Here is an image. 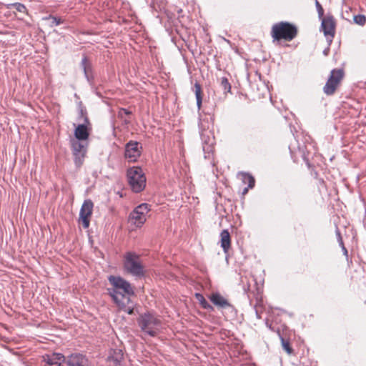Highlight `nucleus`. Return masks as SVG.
I'll return each instance as SVG.
<instances>
[{
	"instance_id": "1",
	"label": "nucleus",
	"mask_w": 366,
	"mask_h": 366,
	"mask_svg": "<svg viewBox=\"0 0 366 366\" xmlns=\"http://www.w3.org/2000/svg\"><path fill=\"white\" fill-rule=\"evenodd\" d=\"M108 280L112 287L108 288L107 291L114 303L121 310L132 315L135 305L130 299L134 295L131 284L119 276L110 275Z\"/></svg>"
},
{
	"instance_id": "2",
	"label": "nucleus",
	"mask_w": 366,
	"mask_h": 366,
	"mask_svg": "<svg viewBox=\"0 0 366 366\" xmlns=\"http://www.w3.org/2000/svg\"><path fill=\"white\" fill-rule=\"evenodd\" d=\"M137 323L141 331L149 337L157 336L162 330L160 318L150 312L141 314L137 318Z\"/></svg>"
},
{
	"instance_id": "3",
	"label": "nucleus",
	"mask_w": 366,
	"mask_h": 366,
	"mask_svg": "<svg viewBox=\"0 0 366 366\" xmlns=\"http://www.w3.org/2000/svg\"><path fill=\"white\" fill-rule=\"evenodd\" d=\"M297 34V28L287 21H280L274 24L271 29V36L273 41L284 39L290 41L294 39Z\"/></svg>"
},
{
	"instance_id": "4",
	"label": "nucleus",
	"mask_w": 366,
	"mask_h": 366,
	"mask_svg": "<svg viewBox=\"0 0 366 366\" xmlns=\"http://www.w3.org/2000/svg\"><path fill=\"white\" fill-rule=\"evenodd\" d=\"M128 184L135 193L143 191L146 187V177L140 167H132L127 170Z\"/></svg>"
},
{
	"instance_id": "5",
	"label": "nucleus",
	"mask_w": 366,
	"mask_h": 366,
	"mask_svg": "<svg viewBox=\"0 0 366 366\" xmlns=\"http://www.w3.org/2000/svg\"><path fill=\"white\" fill-rule=\"evenodd\" d=\"M124 267L133 276L141 277L144 275V267L140 262L139 256L134 252H129L125 254Z\"/></svg>"
},
{
	"instance_id": "6",
	"label": "nucleus",
	"mask_w": 366,
	"mask_h": 366,
	"mask_svg": "<svg viewBox=\"0 0 366 366\" xmlns=\"http://www.w3.org/2000/svg\"><path fill=\"white\" fill-rule=\"evenodd\" d=\"M150 211V205L142 203L137 206L130 213L129 219L137 227H141L147 220V215Z\"/></svg>"
},
{
	"instance_id": "7",
	"label": "nucleus",
	"mask_w": 366,
	"mask_h": 366,
	"mask_svg": "<svg viewBox=\"0 0 366 366\" xmlns=\"http://www.w3.org/2000/svg\"><path fill=\"white\" fill-rule=\"evenodd\" d=\"M343 76L344 72L342 69H332L330 77L323 87L324 93L327 96L332 95L340 84Z\"/></svg>"
},
{
	"instance_id": "8",
	"label": "nucleus",
	"mask_w": 366,
	"mask_h": 366,
	"mask_svg": "<svg viewBox=\"0 0 366 366\" xmlns=\"http://www.w3.org/2000/svg\"><path fill=\"white\" fill-rule=\"evenodd\" d=\"M71 145L74 162L76 167H80L83 162L87 150V143H83L78 139H71Z\"/></svg>"
},
{
	"instance_id": "9",
	"label": "nucleus",
	"mask_w": 366,
	"mask_h": 366,
	"mask_svg": "<svg viewBox=\"0 0 366 366\" xmlns=\"http://www.w3.org/2000/svg\"><path fill=\"white\" fill-rule=\"evenodd\" d=\"M142 147L137 141H129L125 145L124 157L130 162H135L142 154Z\"/></svg>"
},
{
	"instance_id": "10",
	"label": "nucleus",
	"mask_w": 366,
	"mask_h": 366,
	"mask_svg": "<svg viewBox=\"0 0 366 366\" xmlns=\"http://www.w3.org/2000/svg\"><path fill=\"white\" fill-rule=\"evenodd\" d=\"M322 20L320 30L323 32L327 39L331 42L335 34V20L331 15L320 19Z\"/></svg>"
},
{
	"instance_id": "11",
	"label": "nucleus",
	"mask_w": 366,
	"mask_h": 366,
	"mask_svg": "<svg viewBox=\"0 0 366 366\" xmlns=\"http://www.w3.org/2000/svg\"><path fill=\"white\" fill-rule=\"evenodd\" d=\"M94 204L89 199H85L79 212V221L82 222L84 229L89 227L90 217L92 214Z\"/></svg>"
},
{
	"instance_id": "12",
	"label": "nucleus",
	"mask_w": 366,
	"mask_h": 366,
	"mask_svg": "<svg viewBox=\"0 0 366 366\" xmlns=\"http://www.w3.org/2000/svg\"><path fill=\"white\" fill-rule=\"evenodd\" d=\"M68 366H94L87 357L81 353H73L66 358Z\"/></svg>"
},
{
	"instance_id": "13",
	"label": "nucleus",
	"mask_w": 366,
	"mask_h": 366,
	"mask_svg": "<svg viewBox=\"0 0 366 366\" xmlns=\"http://www.w3.org/2000/svg\"><path fill=\"white\" fill-rule=\"evenodd\" d=\"M199 129L200 131V135H201L202 139L203 141V151L204 152L205 154H209L211 152H212V151H213V143L209 142L210 139H209V141L207 142L205 139V137L204 134V131L209 129V121L208 118L199 119ZM208 139H209V138L208 137Z\"/></svg>"
},
{
	"instance_id": "14",
	"label": "nucleus",
	"mask_w": 366,
	"mask_h": 366,
	"mask_svg": "<svg viewBox=\"0 0 366 366\" xmlns=\"http://www.w3.org/2000/svg\"><path fill=\"white\" fill-rule=\"evenodd\" d=\"M90 125L89 119L86 117L84 118V124H79L74 130V137L76 139L79 141H86L89 139L90 134V128L88 127Z\"/></svg>"
},
{
	"instance_id": "15",
	"label": "nucleus",
	"mask_w": 366,
	"mask_h": 366,
	"mask_svg": "<svg viewBox=\"0 0 366 366\" xmlns=\"http://www.w3.org/2000/svg\"><path fill=\"white\" fill-rule=\"evenodd\" d=\"M43 360L49 366H60L61 362H66L64 355L59 352H53L51 354H46L43 357Z\"/></svg>"
},
{
	"instance_id": "16",
	"label": "nucleus",
	"mask_w": 366,
	"mask_h": 366,
	"mask_svg": "<svg viewBox=\"0 0 366 366\" xmlns=\"http://www.w3.org/2000/svg\"><path fill=\"white\" fill-rule=\"evenodd\" d=\"M208 297L209 300L219 308H233V306L228 302V300L219 292L212 293Z\"/></svg>"
},
{
	"instance_id": "17",
	"label": "nucleus",
	"mask_w": 366,
	"mask_h": 366,
	"mask_svg": "<svg viewBox=\"0 0 366 366\" xmlns=\"http://www.w3.org/2000/svg\"><path fill=\"white\" fill-rule=\"evenodd\" d=\"M220 243L225 254L228 253L231 246V237L227 229H223L220 233Z\"/></svg>"
},
{
	"instance_id": "18",
	"label": "nucleus",
	"mask_w": 366,
	"mask_h": 366,
	"mask_svg": "<svg viewBox=\"0 0 366 366\" xmlns=\"http://www.w3.org/2000/svg\"><path fill=\"white\" fill-rule=\"evenodd\" d=\"M123 352L120 349L112 350L108 356V360L113 362L114 365H119L123 360Z\"/></svg>"
},
{
	"instance_id": "19",
	"label": "nucleus",
	"mask_w": 366,
	"mask_h": 366,
	"mask_svg": "<svg viewBox=\"0 0 366 366\" xmlns=\"http://www.w3.org/2000/svg\"><path fill=\"white\" fill-rule=\"evenodd\" d=\"M81 66L83 69L84 76L86 79L89 81L92 78V64L88 60L86 56H84L81 61Z\"/></svg>"
},
{
	"instance_id": "20",
	"label": "nucleus",
	"mask_w": 366,
	"mask_h": 366,
	"mask_svg": "<svg viewBox=\"0 0 366 366\" xmlns=\"http://www.w3.org/2000/svg\"><path fill=\"white\" fill-rule=\"evenodd\" d=\"M237 177L241 179L243 184H247L248 188H253L255 184L254 178L249 173L240 172Z\"/></svg>"
},
{
	"instance_id": "21",
	"label": "nucleus",
	"mask_w": 366,
	"mask_h": 366,
	"mask_svg": "<svg viewBox=\"0 0 366 366\" xmlns=\"http://www.w3.org/2000/svg\"><path fill=\"white\" fill-rule=\"evenodd\" d=\"M193 91L195 94L196 100H197V107L198 109H201L202 104V87L199 83L195 82L194 85Z\"/></svg>"
},
{
	"instance_id": "22",
	"label": "nucleus",
	"mask_w": 366,
	"mask_h": 366,
	"mask_svg": "<svg viewBox=\"0 0 366 366\" xmlns=\"http://www.w3.org/2000/svg\"><path fill=\"white\" fill-rule=\"evenodd\" d=\"M195 297L203 309L207 310L209 311L214 310V307L205 300L202 294L196 293Z\"/></svg>"
},
{
	"instance_id": "23",
	"label": "nucleus",
	"mask_w": 366,
	"mask_h": 366,
	"mask_svg": "<svg viewBox=\"0 0 366 366\" xmlns=\"http://www.w3.org/2000/svg\"><path fill=\"white\" fill-rule=\"evenodd\" d=\"M132 112L125 108L119 109L117 117L119 118L124 124H129L130 123V120L125 119L124 115H130Z\"/></svg>"
},
{
	"instance_id": "24",
	"label": "nucleus",
	"mask_w": 366,
	"mask_h": 366,
	"mask_svg": "<svg viewBox=\"0 0 366 366\" xmlns=\"http://www.w3.org/2000/svg\"><path fill=\"white\" fill-rule=\"evenodd\" d=\"M280 340H281V342H282V346L283 347V349L288 353V354H291L293 352V350L292 348L291 347L290 345V342L287 340H285L282 336H281L280 335Z\"/></svg>"
},
{
	"instance_id": "25",
	"label": "nucleus",
	"mask_w": 366,
	"mask_h": 366,
	"mask_svg": "<svg viewBox=\"0 0 366 366\" xmlns=\"http://www.w3.org/2000/svg\"><path fill=\"white\" fill-rule=\"evenodd\" d=\"M221 86L225 92H229L231 90V85L227 77L223 76L221 78Z\"/></svg>"
},
{
	"instance_id": "26",
	"label": "nucleus",
	"mask_w": 366,
	"mask_h": 366,
	"mask_svg": "<svg viewBox=\"0 0 366 366\" xmlns=\"http://www.w3.org/2000/svg\"><path fill=\"white\" fill-rule=\"evenodd\" d=\"M353 21L358 25L364 26L366 23V17L365 15L357 14L354 16Z\"/></svg>"
},
{
	"instance_id": "27",
	"label": "nucleus",
	"mask_w": 366,
	"mask_h": 366,
	"mask_svg": "<svg viewBox=\"0 0 366 366\" xmlns=\"http://www.w3.org/2000/svg\"><path fill=\"white\" fill-rule=\"evenodd\" d=\"M46 19L51 20V26H58V25H59V24H61V23L64 22V21L61 18L53 16H51V15L49 16L46 17Z\"/></svg>"
},
{
	"instance_id": "28",
	"label": "nucleus",
	"mask_w": 366,
	"mask_h": 366,
	"mask_svg": "<svg viewBox=\"0 0 366 366\" xmlns=\"http://www.w3.org/2000/svg\"><path fill=\"white\" fill-rule=\"evenodd\" d=\"M315 6L318 13V16L320 19H322L324 16V9L322 6V5L320 4V2L317 0H315Z\"/></svg>"
},
{
	"instance_id": "29",
	"label": "nucleus",
	"mask_w": 366,
	"mask_h": 366,
	"mask_svg": "<svg viewBox=\"0 0 366 366\" xmlns=\"http://www.w3.org/2000/svg\"><path fill=\"white\" fill-rule=\"evenodd\" d=\"M15 8L19 12H25L26 10V6L21 3L16 4Z\"/></svg>"
},
{
	"instance_id": "30",
	"label": "nucleus",
	"mask_w": 366,
	"mask_h": 366,
	"mask_svg": "<svg viewBox=\"0 0 366 366\" xmlns=\"http://www.w3.org/2000/svg\"><path fill=\"white\" fill-rule=\"evenodd\" d=\"M335 233H336V236H337V242L339 243V245H342L344 244L343 242V240H342V235H341V233L339 230L338 228H337L336 231H335Z\"/></svg>"
},
{
	"instance_id": "31",
	"label": "nucleus",
	"mask_w": 366,
	"mask_h": 366,
	"mask_svg": "<svg viewBox=\"0 0 366 366\" xmlns=\"http://www.w3.org/2000/svg\"><path fill=\"white\" fill-rule=\"evenodd\" d=\"M341 249H342V251L343 252V254L347 258L348 257V252H347V248L345 247V244H342V245H340Z\"/></svg>"
},
{
	"instance_id": "32",
	"label": "nucleus",
	"mask_w": 366,
	"mask_h": 366,
	"mask_svg": "<svg viewBox=\"0 0 366 366\" xmlns=\"http://www.w3.org/2000/svg\"><path fill=\"white\" fill-rule=\"evenodd\" d=\"M249 189V188H248V187H246V188H244V190H243V194H246V193L248 192V189Z\"/></svg>"
},
{
	"instance_id": "33",
	"label": "nucleus",
	"mask_w": 366,
	"mask_h": 366,
	"mask_svg": "<svg viewBox=\"0 0 366 366\" xmlns=\"http://www.w3.org/2000/svg\"><path fill=\"white\" fill-rule=\"evenodd\" d=\"M209 119H210V122H211L212 123H213V122H214V117L211 116V117H209Z\"/></svg>"
}]
</instances>
